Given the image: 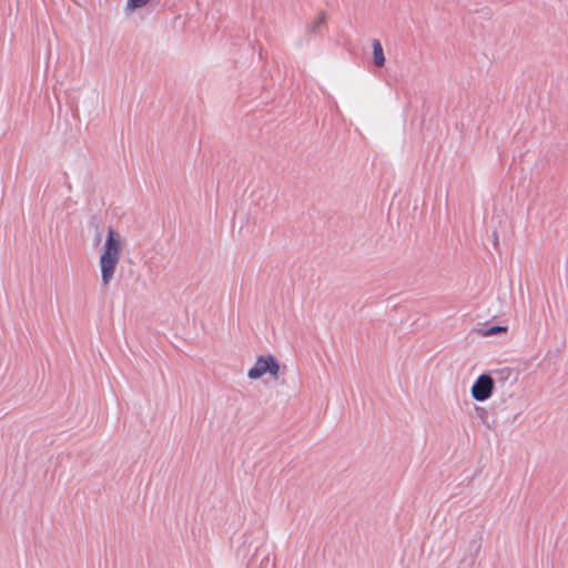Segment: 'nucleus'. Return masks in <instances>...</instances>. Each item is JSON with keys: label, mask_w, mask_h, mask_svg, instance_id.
Here are the masks:
<instances>
[{"label": "nucleus", "mask_w": 568, "mask_h": 568, "mask_svg": "<svg viewBox=\"0 0 568 568\" xmlns=\"http://www.w3.org/2000/svg\"><path fill=\"white\" fill-rule=\"evenodd\" d=\"M124 248L123 235L115 229L109 227L99 256L101 282L104 286H108L113 280Z\"/></svg>", "instance_id": "nucleus-1"}, {"label": "nucleus", "mask_w": 568, "mask_h": 568, "mask_svg": "<svg viewBox=\"0 0 568 568\" xmlns=\"http://www.w3.org/2000/svg\"><path fill=\"white\" fill-rule=\"evenodd\" d=\"M246 375L251 381H260L266 376L273 381H277L282 375V366L274 355L262 354L255 358Z\"/></svg>", "instance_id": "nucleus-2"}, {"label": "nucleus", "mask_w": 568, "mask_h": 568, "mask_svg": "<svg viewBox=\"0 0 568 568\" xmlns=\"http://www.w3.org/2000/svg\"><path fill=\"white\" fill-rule=\"evenodd\" d=\"M495 389V381L490 374H481L479 375L470 388L471 397L476 402H486L488 400Z\"/></svg>", "instance_id": "nucleus-3"}, {"label": "nucleus", "mask_w": 568, "mask_h": 568, "mask_svg": "<svg viewBox=\"0 0 568 568\" xmlns=\"http://www.w3.org/2000/svg\"><path fill=\"white\" fill-rule=\"evenodd\" d=\"M372 48H373L374 64L379 68L384 67L386 59H385L384 50H383V47H382V43L379 42V40L374 39L372 41Z\"/></svg>", "instance_id": "nucleus-4"}, {"label": "nucleus", "mask_w": 568, "mask_h": 568, "mask_svg": "<svg viewBox=\"0 0 568 568\" xmlns=\"http://www.w3.org/2000/svg\"><path fill=\"white\" fill-rule=\"evenodd\" d=\"M325 23V14L320 13L317 17L306 26V32L314 34L316 30Z\"/></svg>", "instance_id": "nucleus-5"}, {"label": "nucleus", "mask_w": 568, "mask_h": 568, "mask_svg": "<svg viewBox=\"0 0 568 568\" xmlns=\"http://www.w3.org/2000/svg\"><path fill=\"white\" fill-rule=\"evenodd\" d=\"M149 2L150 0H128L125 9L129 12H133L138 9L145 7Z\"/></svg>", "instance_id": "nucleus-6"}, {"label": "nucleus", "mask_w": 568, "mask_h": 568, "mask_svg": "<svg viewBox=\"0 0 568 568\" xmlns=\"http://www.w3.org/2000/svg\"><path fill=\"white\" fill-rule=\"evenodd\" d=\"M506 332H507V327L506 326H491V327L481 329L480 331V335H483V336H493V335H497V334L506 333Z\"/></svg>", "instance_id": "nucleus-7"}]
</instances>
